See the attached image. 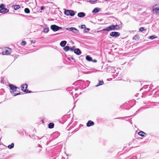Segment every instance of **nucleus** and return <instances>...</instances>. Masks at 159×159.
<instances>
[{
  "label": "nucleus",
  "mask_w": 159,
  "mask_h": 159,
  "mask_svg": "<svg viewBox=\"0 0 159 159\" xmlns=\"http://www.w3.org/2000/svg\"><path fill=\"white\" fill-rule=\"evenodd\" d=\"M120 27L119 25H111L103 29V31H110L111 30H120Z\"/></svg>",
  "instance_id": "f257e3e1"
},
{
  "label": "nucleus",
  "mask_w": 159,
  "mask_h": 159,
  "mask_svg": "<svg viewBox=\"0 0 159 159\" xmlns=\"http://www.w3.org/2000/svg\"><path fill=\"white\" fill-rule=\"evenodd\" d=\"M9 87H10V89L11 90L10 91L11 93L13 95V96H16L19 95L20 94V93H15L14 92L16 91V90L17 89H19L18 87H17L13 84H9Z\"/></svg>",
  "instance_id": "f03ea898"
},
{
  "label": "nucleus",
  "mask_w": 159,
  "mask_h": 159,
  "mask_svg": "<svg viewBox=\"0 0 159 159\" xmlns=\"http://www.w3.org/2000/svg\"><path fill=\"white\" fill-rule=\"evenodd\" d=\"M50 28L53 31L56 32L59 30L61 29L62 27H59L55 25H53L51 26Z\"/></svg>",
  "instance_id": "7ed1b4c3"
},
{
  "label": "nucleus",
  "mask_w": 159,
  "mask_h": 159,
  "mask_svg": "<svg viewBox=\"0 0 159 159\" xmlns=\"http://www.w3.org/2000/svg\"><path fill=\"white\" fill-rule=\"evenodd\" d=\"M66 30L71 31L73 32L75 34H77L79 33V31L75 28L73 27H71L69 28H66Z\"/></svg>",
  "instance_id": "20e7f679"
},
{
  "label": "nucleus",
  "mask_w": 159,
  "mask_h": 159,
  "mask_svg": "<svg viewBox=\"0 0 159 159\" xmlns=\"http://www.w3.org/2000/svg\"><path fill=\"white\" fill-rule=\"evenodd\" d=\"M153 12L155 14H159V7L157 5L153 7Z\"/></svg>",
  "instance_id": "39448f33"
},
{
  "label": "nucleus",
  "mask_w": 159,
  "mask_h": 159,
  "mask_svg": "<svg viewBox=\"0 0 159 159\" xmlns=\"http://www.w3.org/2000/svg\"><path fill=\"white\" fill-rule=\"evenodd\" d=\"M110 35L112 37H117L120 35V34L118 32H112L110 33Z\"/></svg>",
  "instance_id": "423d86ee"
},
{
  "label": "nucleus",
  "mask_w": 159,
  "mask_h": 159,
  "mask_svg": "<svg viewBox=\"0 0 159 159\" xmlns=\"http://www.w3.org/2000/svg\"><path fill=\"white\" fill-rule=\"evenodd\" d=\"M11 49L10 48H7L4 49L3 51L2 52V54L3 55L5 54H9L11 52Z\"/></svg>",
  "instance_id": "0eeeda50"
},
{
  "label": "nucleus",
  "mask_w": 159,
  "mask_h": 159,
  "mask_svg": "<svg viewBox=\"0 0 159 159\" xmlns=\"http://www.w3.org/2000/svg\"><path fill=\"white\" fill-rule=\"evenodd\" d=\"M27 87V85L25 84H23L21 86V90L24 92H26V89Z\"/></svg>",
  "instance_id": "6e6552de"
},
{
  "label": "nucleus",
  "mask_w": 159,
  "mask_h": 159,
  "mask_svg": "<svg viewBox=\"0 0 159 159\" xmlns=\"http://www.w3.org/2000/svg\"><path fill=\"white\" fill-rule=\"evenodd\" d=\"M94 123L91 120H89L87 123L86 125L87 127L92 126L94 125Z\"/></svg>",
  "instance_id": "1a4fd4ad"
},
{
  "label": "nucleus",
  "mask_w": 159,
  "mask_h": 159,
  "mask_svg": "<svg viewBox=\"0 0 159 159\" xmlns=\"http://www.w3.org/2000/svg\"><path fill=\"white\" fill-rule=\"evenodd\" d=\"M85 14L83 12H80L78 13L77 16L79 17H83L85 16Z\"/></svg>",
  "instance_id": "9d476101"
},
{
  "label": "nucleus",
  "mask_w": 159,
  "mask_h": 159,
  "mask_svg": "<svg viewBox=\"0 0 159 159\" xmlns=\"http://www.w3.org/2000/svg\"><path fill=\"white\" fill-rule=\"evenodd\" d=\"M100 10V8H98V7L95 8L93 10L92 13H97Z\"/></svg>",
  "instance_id": "9b49d317"
},
{
  "label": "nucleus",
  "mask_w": 159,
  "mask_h": 159,
  "mask_svg": "<svg viewBox=\"0 0 159 159\" xmlns=\"http://www.w3.org/2000/svg\"><path fill=\"white\" fill-rule=\"evenodd\" d=\"M74 53L77 55H80L81 53L80 49L79 48H76L74 50Z\"/></svg>",
  "instance_id": "f8f14e48"
},
{
  "label": "nucleus",
  "mask_w": 159,
  "mask_h": 159,
  "mask_svg": "<svg viewBox=\"0 0 159 159\" xmlns=\"http://www.w3.org/2000/svg\"><path fill=\"white\" fill-rule=\"evenodd\" d=\"M67 42L66 41L64 40L61 42L60 45L62 47H64L66 45Z\"/></svg>",
  "instance_id": "ddd939ff"
},
{
  "label": "nucleus",
  "mask_w": 159,
  "mask_h": 159,
  "mask_svg": "<svg viewBox=\"0 0 159 159\" xmlns=\"http://www.w3.org/2000/svg\"><path fill=\"white\" fill-rule=\"evenodd\" d=\"M9 11V10L6 8H4L1 9V13L5 14Z\"/></svg>",
  "instance_id": "4468645a"
},
{
  "label": "nucleus",
  "mask_w": 159,
  "mask_h": 159,
  "mask_svg": "<svg viewBox=\"0 0 159 159\" xmlns=\"http://www.w3.org/2000/svg\"><path fill=\"white\" fill-rule=\"evenodd\" d=\"M86 59L88 61H93L92 58L89 55H87L86 56Z\"/></svg>",
  "instance_id": "2eb2a0df"
},
{
  "label": "nucleus",
  "mask_w": 159,
  "mask_h": 159,
  "mask_svg": "<svg viewBox=\"0 0 159 159\" xmlns=\"http://www.w3.org/2000/svg\"><path fill=\"white\" fill-rule=\"evenodd\" d=\"M54 124L53 123L51 122L48 125V127L49 129H52L54 127Z\"/></svg>",
  "instance_id": "dca6fc26"
},
{
  "label": "nucleus",
  "mask_w": 159,
  "mask_h": 159,
  "mask_svg": "<svg viewBox=\"0 0 159 159\" xmlns=\"http://www.w3.org/2000/svg\"><path fill=\"white\" fill-rule=\"evenodd\" d=\"M75 13L73 11L71 10H70V14L69 15L71 16H73L75 15Z\"/></svg>",
  "instance_id": "f3484780"
},
{
  "label": "nucleus",
  "mask_w": 159,
  "mask_h": 159,
  "mask_svg": "<svg viewBox=\"0 0 159 159\" xmlns=\"http://www.w3.org/2000/svg\"><path fill=\"white\" fill-rule=\"evenodd\" d=\"M49 28L48 27L43 28V32L45 33H47L49 31Z\"/></svg>",
  "instance_id": "a211bd4d"
},
{
  "label": "nucleus",
  "mask_w": 159,
  "mask_h": 159,
  "mask_svg": "<svg viewBox=\"0 0 159 159\" xmlns=\"http://www.w3.org/2000/svg\"><path fill=\"white\" fill-rule=\"evenodd\" d=\"M64 14L66 16H69L70 10L65 9Z\"/></svg>",
  "instance_id": "6ab92c4d"
},
{
  "label": "nucleus",
  "mask_w": 159,
  "mask_h": 159,
  "mask_svg": "<svg viewBox=\"0 0 159 159\" xmlns=\"http://www.w3.org/2000/svg\"><path fill=\"white\" fill-rule=\"evenodd\" d=\"M104 83V82L103 81H99V83L97 85L95 86L96 87H98V86L101 85L103 84Z\"/></svg>",
  "instance_id": "aec40b11"
},
{
  "label": "nucleus",
  "mask_w": 159,
  "mask_h": 159,
  "mask_svg": "<svg viewBox=\"0 0 159 159\" xmlns=\"http://www.w3.org/2000/svg\"><path fill=\"white\" fill-rule=\"evenodd\" d=\"M64 50L65 51H67L70 50V47L67 46H65L63 48Z\"/></svg>",
  "instance_id": "412c9836"
},
{
  "label": "nucleus",
  "mask_w": 159,
  "mask_h": 159,
  "mask_svg": "<svg viewBox=\"0 0 159 159\" xmlns=\"http://www.w3.org/2000/svg\"><path fill=\"white\" fill-rule=\"evenodd\" d=\"M142 137H144V135L143 134H146L143 131H140L138 133Z\"/></svg>",
  "instance_id": "4be33fe9"
},
{
  "label": "nucleus",
  "mask_w": 159,
  "mask_h": 159,
  "mask_svg": "<svg viewBox=\"0 0 159 159\" xmlns=\"http://www.w3.org/2000/svg\"><path fill=\"white\" fill-rule=\"evenodd\" d=\"M13 7H14V9L15 10H17L19 8H20V6L17 5H15V6H13Z\"/></svg>",
  "instance_id": "5701e85b"
},
{
  "label": "nucleus",
  "mask_w": 159,
  "mask_h": 159,
  "mask_svg": "<svg viewBox=\"0 0 159 159\" xmlns=\"http://www.w3.org/2000/svg\"><path fill=\"white\" fill-rule=\"evenodd\" d=\"M24 11L27 14L30 13V10L28 8H25L24 10Z\"/></svg>",
  "instance_id": "b1692460"
},
{
  "label": "nucleus",
  "mask_w": 159,
  "mask_h": 159,
  "mask_svg": "<svg viewBox=\"0 0 159 159\" xmlns=\"http://www.w3.org/2000/svg\"><path fill=\"white\" fill-rule=\"evenodd\" d=\"M14 143H12L11 144L9 145L8 146V148L9 149H11L12 148H13L14 147Z\"/></svg>",
  "instance_id": "393cba45"
},
{
  "label": "nucleus",
  "mask_w": 159,
  "mask_h": 159,
  "mask_svg": "<svg viewBox=\"0 0 159 159\" xmlns=\"http://www.w3.org/2000/svg\"><path fill=\"white\" fill-rule=\"evenodd\" d=\"M133 39L138 40L139 39V36L137 35H134L133 37Z\"/></svg>",
  "instance_id": "a878e982"
},
{
  "label": "nucleus",
  "mask_w": 159,
  "mask_h": 159,
  "mask_svg": "<svg viewBox=\"0 0 159 159\" xmlns=\"http://www.w3.org/2000/svg\"><path fill=\"white\" fill-rule=\"evenodd\" d=\"M98 0H89L88 2H90L91 3H93L97 1Z\"/></svg>",
  "instance_id": "bb28decb"
},
{
  "label": "nucleus",
  "mask_w": 159,
  "mask_h": 159,
  "mask_svg": "<svg viewBox=\"0 0 159 159\" xmlns=\"http://www.w3.org/2000/svg\"><path fill=\"white\" fill-rule=\"evenodd\" d=\"M156 38L157 37H156L155 35H152L149 37V38L151 39H154Z\"/></svg>",
  "instance_id": "cd10ccee"
},
{
  "label": "nucleus",
  "mask_w": 159,
  "mask_h": 159,
  "mask_svg": "<svg viewBox=\"0 0 159 159\" xmlns=\"http://www.w3.org/2000/svg\"><path fill=\"white\" fill-rule=\"evenodd\" d=\"M5 6L4 4H2L0 5V8H1V9H3L5 8L4 7H5Z\"/></svg>",
  "instance_id": "c85d7f7f"
},
{
  "label": "nucleus",
  "mask_w": 159,
  "mask_h": 159,
  "mask_svg": "<svg viewBox=\"0 0 159 159\" xmlns=\"http://www.w3.org/2000/svg\"><path fill=\"white\" fill-rule=\"evenodd\" d=\"M26 44V42L25 41H23L21 43V45L23 46H25Z\"/></svg>",
  "instance_id": "c756f323"
},
{
  "label": "nucleus",
  "mask_w": 159,
  "mask_h": 159,
  "mask_svg": "<svg viewBox=\"0 0 159 159\" xmlns=\"http://www.w3.org/2000/svg\"><path fill=\"white\" fill-rule=\"evenodd\" d=\"M89 30L90 29L89 28H85L84 30V31L85 32H87L89 31Z\"/></svg>",
  "instance_id": "7c9ffc66"
},
{
  "label": "nucleus",
  "mask_w": 159,
  "mask_h": 159,
  "mask_svg": "<svg viewBox=\"0 0 159 159\" xmlns=\"http://www.w3.org/2000/svg\"><path fill=\"white\" fill-rule=\"evenodd\" d=\"M75 48V47L74 46H73L71 48H70V50L71 51H74V50Z\"/></svg>",
  "instance_id": "2f4dec72"
},
{
  "label": "nucleus",
  "mask_w": 159,
  "mask_h": 159,
  "mask_svg": "<svg viewBox=\"0 0 159 159\" xmlns=\"http://www.w3.org/2000/svg\"><path fill=\"white\" fill-rule=\"evenodd\" d=\"M144 30V27H142L140 28L139 31L140 32H143Z\"/></svg>",
  "instance_id": "473e14b6"
},
{
  "label": "nucleus",
  "mask_w": 159,
  "mask_h": 159,
  "mask_svg": "<svg viewBox=\"0 0 159 159\" xmlns=\"http://www.w3.org/2000/svg\"><path fill=\"white\" fill-rule=\"evenodd\" d=\"M109 67L108 69H111L112 70H113L114 69H115V67H113L109 66Z\"/></svg>",
  "instance_id": "72a5a7b5"
},
{
  "label": "nucleus",
  "mask_w": 159,
  "mask_h": 159,
  "mask_svg": "<svg viewBox=\"0 0 159 159\" xmlns=\"http://www.w3.org/2000/svg\"><path fill=\"white\" fill-rule=\"evenodd\" d=\"M85 27V25H82L81 26V28L82 29H83Z\"/></svg>",
  "instance_id": "f704fd0d"
},
{
  "label": "nucleus",
  "mask_w": 159,
  "mask_h": 159,
  "mask_svg": "<svg viewBox=\"0 0 159 159\" xmlns=\"http://www.w3.org/2000/svg\"><path fill=\"white\" fill-rule=\"evenodd\" d=\"M93 61L94 62H97V60L95 59H94V60H93V61Z\"/></svg>",
  "instance_id": "c9c22d12"
},
{
  "label": "nucleus",
  "mask_w": 159,
  "mask_h": 159,
  "mask_svg": "<svg viewBox=\"0 0 159 159\" xmlns=\"http://www.w3.org/2000/svg\"><path fill=\"white\" fill-rule=\"evenodd\" d=\"M41 10H43L44 9V7L43 6H42L41 7Z\"/></svg>",
  "instance_id": "e433bc0d"
},
{
  "label": "nucleus",
  "mask_w": 159,
  "mask_h": 159,
  "mask_svg": "<svg viewBox=\"0 0 159 159\" xmlns=\"http://www.w3.org/2000/svg\"><path fill=\"white\" fill-rule=\"evenodd\" d=\"M26 93H31V91H26L25 92Z\"/></svg>",
  "instance_id": "4c0bfd02"
},
{
  "label": "nucleus",
  "mask_w": 159,
  "mask_h": 159,
  "mask_svg": "<svg viewBox=\"0 0 159 159\" xmlns=\"http://www.w3.org/2000/svg\"><path fill=\"white\" fill-rule=\"evenodd\" d=\"M1 9L0 10V13H1Z\"/></svg>",
  "instance_id": "58836bf2"
},
{
  "label": "nucleus",
  "mask_w": 159,
  "mask_h": 159,
  "mask_svg": "<svg viewBox=\"0 0 159 159\" xmlns=\"http://www.w3.org/2000/svg\"><path fill=\"white\" fill-rule=\"evenodd\" d=\"M71 59H72V60H74V59L73 58V57H71Z\"/></svg>",
  "instance_id": "ea45409f"
},
{
  "label": "nucleus",
  "mask_w": 159,
  "mask_h": 159,
  "mask_svg": "<svg viewBox=\"0 0 159 159\" xmlns=\"http://www.w3.org/2000/svg\"><path fill=\"white\" fill-rule=\"evenodd\" d=\"M40 145L39 144V147H40Z\"/></svg>",
  "instance_id": "a19ab883"
}]
</instances>
